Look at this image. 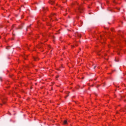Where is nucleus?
Masks as SVG:
<instances>
[{
	"label": "nucleus",
	"instance_id": "1",
	"mask_svg": "<svg viewBox=\"0 0 126 126\" xmlns=\"http://www.w3.org/2000/svg\"><path fill=\"white\" fill-rule=\"evenodd\" d=\"M75 36H78V37H79V38H80V37H81V35L80 34V33H79V32H75Z\"/></svg>",
	"mask_w": 126,
	"mask_h": 126
},
{
	"label": "nucleus",
	"instance_id": "2",
	"mask_svg": "<svg viewBox=\"0 0 126 126\" xmlns=\"http://www.w3.org/2000/svg\"><path fill=\"white\" fill-rule=\"evenodd\" d=\"M81 10H83V8L81 7L79 8V11H80V13H82V12Z\"/></svg>",
	"mask_w": 126,
	"mask_h": 126
},
{
	"label": "nucleus",
	"instance_id": "3",
	"mask_svg": "<svg viewBox=\"0 0 126 126\" xmlns=\"http://www.w3.org/2000/svg\"><path fill=\"white\" fill-rule=\"evenodd\" d=\"M31 25H32V24H31L30 26H28L27 27V29H26V31H28V28H30V27H31Z\"/></svg>",
	"mask_w": 126,
	"mask_h": 126
},
{
	"label": "nucleus",
	"instance_id": "4",
	"mask_svg": "<svg viewBox=\"0 0 126 126\" xmlns=\"http://www.w3.org/2000/svg\"><path fill=\"white\" fill-rule=\"evenodd\" d=\"M63 124H64V125H67V121L64 120L63 121Z\"/></svg>",
	"mask_w": 126,
	"mask_h": 126
},
{
	"label": "nucleus",
	"instance_id": "5",
	"mask_svg": "<svg viewBox=\"0 0 126 126\" xmlns=\"http://www.w3.org/2000/svg\"><path fill=\"white\" fill-rule=\"evenodd\" d=\"M50 3H51V4H54V3H55V1H51Z\"/></svg>",
	"mask_w": 126,
	"mask_h": 126
},
{
	"label": "nucleus",
	"instance_id": "6",
	"mask_svg": "<svg viewBox=\"0 0 126 126\" xmlns=\"http://www.w3.org/2000/svg\"><path fill=\"white\" fill-rule=\"evenodd\" d=\"M115 62H119V59H116L115 60Z\"/></svg>",
	"mask_w": 126,
	"mask_h": 126
},
{
	"label": "nucleus",
	"instance_id": "7",
	"mask_svg": "<svg viewBox=\"0 0 126 126\" xmlns=\"http://www.w3.org/2000/svg\"><path fill=\"white\" fill-rule=\"evenodd\" d=\"M2 102L3 104H5V101H4L3 100H2Z\"/></svg>",
	"mask_w": 126,
	"mask_h": 126
},
{
	"label": "nucleus",
	"instance_id": "8",
	"mask_svg": "<svg viewBox=\"0 0 126 126\" xmlns=\"http://www.w3.org/2000/svg\"><path fill=\"white\" fill-rule=\"evenodd\" d=\"M9 48V47H6V50H9V48Z\"/></svg>",
	"mask_w": 126,
	"mask_h": 126
},
{
	"label": "nucleus",
	"instance_id": "9",
	"mask_svg": "<svg viewBox=\"0 0 126 126\" xmlns=\"http://www.w3.org/2000/svg\"><path fill=\"white\" fill-rule=\"evenodd\" d=\"M34 61H37L38 60V58H34Z\"/></svg>",
	"mask_w": 126,
	"mask_h": 126
},
{
	"label": "nucleus",
	"instance_id": "10",
	"mask_svg": "<svg viewBox=\"0 0 126 126\" xmlns=\"http://www.w3.org/2000/svg\"><path fill=\"white\" fill-rule=\"evenodd\" d=\"M19 29H22V27H20L19 28Z\"/></svg>",
	"mask_w": 126,
	"mask_h": 126
},
{
	"label": "nucleus",
	"instance_id": "11",
	"mask_svg": "<svg viewBox=\"0 0 126 126\" xmlns=\"http://www.w3.org/2000/svg\"><path fill=\"white\" fill-rule=\"evenodd\" d=\"M126 108H125L124 109H123V111L125 112V111H126Z\"/></svg>",
	"mask_w": 126,
	"mask_h": 126
},
{
	"label": "nucleus",
	"instance_id": "12",
	"mask_svg": "<svg viewBox=\"0 0 126 126\" xmlns=\"http://www.w3.org/2000/svg\"><path fill=\"white\" fill-rule=\"evenodd\" d=\"M94 68L95 69V68H96V66H94Z\"/></svg>",
	"mask_w": 126,
	"mask_h": 126
},
{
	"label": "nucleus",
	"instance_id": "13",
	"mask_svg": "<svg viewBox=\"0 0 126 126\" xmlns=\"http://www.w3.org/2000/svg\"><path fill=\"white\" fill-rule=\"evenodd\" d=\"M67 97H68V95H66V96H65V98H67Z\"/></svg>",
	"mask_w": 126,
	"mask_h": 126
},
{
	"label": "nucleus",
	"instance_id": "14",
	"mask_svg": "<svg viewBox=\"0 0 126 126\" xmlns=\"http://www.w3.org/2000/svg\"><path fill=\"white\" fill-rule=\"evenodd\" d=\"M14 26H12V28H14Z\"/></svg>",
	"mask_w": 126,
	"mask_h": 126
},
{
	"label": "nucleus",
	"instance_id": "15",
	"mask_svg": "<svg viewBox=\"0 0 126 126\" xmlns=\"http://www.w3.org/2000/svg\"><path fill=\"white\" fill-rule=\"evenodd\" d=\"M43 10H45V8L43 7Z\"/></svg>",
	"mask_w": 126,
	"mask_h": 126
},
{
	"label": "nucleus",
	"instance_id": "16",
	"mask_svg": "<svg viewBox=\"0 0 126 126\" xmlns=\"http://www.w3.org/2000/svg\"><path fill=\"white\" fill-rule=\"evenodd\" d=\"M56 77L58 78V77H59V76H57Z\"/></svg>",
	"mask_w": 126,
	"mask_h": 126
},
{
	"label": "nucleus",
	"instance_id": "17",
	"mask_svg": "<svg viewBox=\"0 0 126 126\" xmlns=\"http://www.w3.org/2000/svg\"><path fill=\"white\" fill-rule=\"evenodd\" d=\"M99 86H100V85L97 86V87H99Z\"/></svg>",
	"mask_w": 126,
	"mask_h": 126
},
{
	"label": "nucleus",
	"instance_id": "18",
	"mask_svg": "<svg viewBox=\"0 0 126 126\" xmlns=\"http://www.w3.org/2000/svg\"><path fill=\"white\" fill-rule=\"evenodd\" d=\"M0 79H1V77H0Z\"/></svg>",
	"mask_w": 126,
	"mask_h": 126
},
{
	"label": "nucleus",
	"instance_id": "19",
	"mask_svg": "<svg viewBox=\"0 0 126 126\" xmlns=\"http://www.w3.org/2000/svg\"><path fill=\"white\" fill-rule=\"evenodd\" d=\"M96 78L94 79V80H96Z\"/></svg>",
	"mask_w": 126,
	"mask_h": 126
},
{
	"label": "nucleus",
	"instance_id": "20",
	"mask_svg": "<svg viewBox=\"0 0 126 126\" xmlns=\"http://www.w3.org/2000/svg\"><path fill=\"white\" fill-rule=\"evenodd\" d=\"M80 51H81V49H80Z\"/></svg>",
	"mask_w": 126,
	"mask_h": 126
},
{
	"label": "nucleus",
	"instance_id": "21",
	"mask_svg": "<svg viewBox=\"0 0 126 126\" xmlns=\"http://www.w3.org/2000/svg\"><path fill=\"white\" fill-rule=\"evenodd\" d=\"M1 105H2V104H0Z\"/></svg>",
	"mask_w": 126,
	"mask_h": 126
}]
</instances>
